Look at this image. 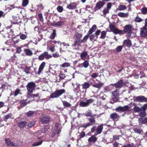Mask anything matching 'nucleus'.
<instances>
[{
    "instance_id": "f257e3e1",
    "label": "nucleus",
    "mask_w": 147,
    "mask_h": 147,
    "mask_svg": "<svg viewBox=\"0 0 147 147\" xmlns=\"http://www.w3.org/2000/svg\"><path fill=\"white\" fill-rule=\"evenodd\" d=\"M133 26L130 24L125 25L123 28V30H120L119 31L120 35H123L127 33V36H131L132 33V30L134 29Z\"/></svg>"
},
{
    "instance_id": "f03ea898",
    "label": "nucleus",
    "mask_w": 147,
    "mask_h": 147,
    "mask_svg": "<svg viewBox=\"0 0 147 147\" xmlns=\"http://www.w3.org/2000/svg\"><path fill=\"white\" fill-rule=\"evenodd\" d=\"M36 87V85L33 82H30L28 83L26 87L28 91L27 95V97L28 98H29L31 96V94L33 93Z\"/></svg>"
},
{
    "instance_id": "7ed1b4c3",
    "label": "nucleus",
    "mask_w": 147,
    "mask_h": 147,
    "mask_svg": "<svg viewBox=\"0 0 147 147\" xmlns=\"http://www.w3.org/2000/svg\"><path fill=\"white\" fill-rule=\"evenodd\" d=\"M65 92V90L63 89L56 90L55 92L51 94L50 98H57Z\"/></svg>"
},
{
    "instance_id": "20e7f679",
    "label": "nucleus",
    "mask_w": 147,
    "mask_h": 147,
    "mask_svg": "<svg viewBox=\"0 0 147 147\" xmlns=\"http://www.w3.org/2000/svg\"><path fill=\"white\" fill-rule=\"evenodd\" d=\"M95 119L96 118L94 116L88 118V120L89 122L87 123L86 124H84L83 125H81L80 127L86 129L87 127L93 125H95L96 123Z\"/></svg>"
},
{
    "instance_id": "39448f33",
    "label": "nucleus",
    "mask_w": 147,
    "mask_h": 147,
    "mask_svg": "<svg viewBox=\"0 0 147 147\" xmlns=\"http://www.w3.org/2000/svg\"><path fill=\"white\" fill-rule=\"evenodd\" d=\"M119 91L118 89H117L113 91L112 93L113 95L112 97L110 103L113 104L117 102L119 100Z\"/></svg>"
},
{
    "instance_id": "423d86ee",
    "label": "nucleus",
    "mask_w": 147,
    "mask_h": 147,
    "mask_svg": "<svg viewBox=\"0 0 147 147\" xmlns=\"http://www.w3.org/2000/svg\"><path fill=\"white\" fill-rule=\"evenodd\" d=\"M51 118L48 115L42 116L39 118V121L42 124H46L48 123L51 121Z\"/></svg>"
},
{
    "instance_id": "0eeeda50",
    "label": "nucleus",
    "mask_w": 147,
    "mask_h": 147,
    "mask_svg": "<svg viewBox=\"0 0 147 147\" xmlns=\"http://www.w3.org/2000/svg\"><path fill=\"white\" fill-rule=\"evenodd\" d=\"M52 56L48 54V52L45 51L39 56L38 59L40 60H42L45 59H49L51 58Z\"/></svg>"
},
{
    "instance_id": "6e6552de",
    "label": "nucleus",
    "mask_w": 147,
    "mask_h": 147,
    "mask_svg": "<svg viewBox=\"0 0 147 147\" xmlns=\"http://www.w3.org/2000/svg\"><path fill=\"white\" fill-rule=\"evenodd\" d=\"M115 110L117 112H124L127 111L129 112L130 111V109L128 106L126 105L123 107H119L115 109Z\"/></svg>"
},
{
    "instance_id": "1a4fd4ad",
    "label": "nucleus",
    "mask_w": 147,
    "mask_h": 147,
    "mask_svg": "<svg viewBox=\"0 0 147 147\" xmlns=\"http://www.w3.org/2000/svg\"><path fill=\"white\" fill-rule=\"evenodd\" d=\"M94 101V100L92 98L87 99L86 102L83 101H81L79 104L80 107H85L88 106L90 104L92 103Z\"/></svg>"
},
{
    "instance_id": "9d476101",
    "label": "nucleus",
    "mask_w": 147,
    "mask_h": 147,
    "mask_svg": "<svg viewBox=\"0 0 147 147\" xmlns=\"http://www.w3.org/2000/svg\"><path fill=\"white\" fill-rule=\"evenodd\" d=\"M133 99L135 101L139 102H147V98L143 96H134Z\"/></svg>"
},
{
    "instance_id": "9b49d317",
    "label": "nucleus",
    "mask_w": 147,
    "mask_h": 147,
    "mask_svg": "<svg viewBox=\"0 0 147 147\" xmlns=\"http://www.w3.org/2000/svg\"><path fill=\"white\" fill-rule=\"evenodd\" d=\"M109 28L111 31L115 34H119L120 30L116 28L115 26L112 24L109 25Z\"/></svg>"
},
{
    "instance_id": "f8f14e48",
    "label": "nucleus",
    "mask_w": 147,
    "mask_h": 147,
    "mask_svg": "<svg viewBox=\"0 0 147 147\" xmlns=\"http://www.w3.org/2000/svg\"><path fill=\"white\" fill-rule=\"evenodd\" d=\"M105 3L102 1H99L97 2L94 8V11H96L100 9L104 5Z\"/></svg>"
},
{
    "instance_id": "ddd939ff",
    "label": "nucleus",
    "mask_w": 147,
    "mask_h": 147,
    "mask_svg": "<svg viewBox=\"0 0 147 147\" xmlns=\"http://www.w3.org/2000/svg\"><path fill=\"white\" fill-rule=\"evenodd\" d=\"M120 117L116 113H113L110 114V118L114 121H117L119 120Z\"/></svg>"
},
{
    "instance_id": "4468645a",
    "label": "nucleus",
    "mask_w": 147,
    "mask_h": 147,
    "mask_svg": "<svg viewBox=\"0 0 147 147\" xmlns=\"http://www.w3.org/2000/svg\"><path fill=\"white\" fill-rule=\"evenodd\" d=\"M140 36L146 37L147 36V27L143 26L140 28Z\"/></svg>"
},
{
    "instance_id": "2eb2a0df",
    "label": "nucleus",
    "mask_w": 147,
    "mask_h": 147,
    "mask_svg": "<svg viewBox=\"0 0 147 147\" xmlns=\"http://www.w3.org/2000/svg\"><path fill=\"white\" fill-rule=\"evenodd\" d=\"M142 111L140 113V115L142 117H144L146 115V111L147 109V104L144 105L141 107Z\"/></svg>"
},
{
    "instance_id": "dca6fc26",
    "label": "nucleus",
    "mask_w": 147,
    "mask_h": 147,
    "mask_svg": "<svg viewBox=\"0 0 147 147\" xmlns=\"http://www.w3.org/2000/svg\"><path fill=\"white\" fill-rule=\"evenodd\" d=\"M124 83L123 80H119L116 83V88L120 89L123 87Z\"/></svg>"
},
{
    "instance_id": "f3484780",
    "label": "nucleus",
    "mask_w": 147,
    "mask_h": 147,
    "mask_svg": "<svg viewBox=\"0 0 147 147\" xmlns=\"http://www.w3.org/2000/svg\"><path fill=\"white\" fill-rule=\"evenodd\" d=\"M96 135L95 134L91 136L88 139V142L90 143H94L96 142L97 141L98 138L96 137Z\"/></svg>"
},
{
    "instance_id": "a211bd4d",
    "label": "nucleus",
    "mask_w": 147,
    "mask_h": 147,
    "mask_svg": "<svg viewBox=\"0 0 147 147\" xmlns=\"http://www.w3.org/2000/svg\"><path fill=\"white\" fill-rule=\"evenodd\" d=\"M78 4L77 2H73L71 3L67 7V8L69 9H74L77 8V6Z\"/></svg>"
},
{
    "instance_id": "6ab92c4d",
    "label": "nucleus",
    "mask_w": 147,
    "mask_h": 147,
    "mask_svg": "<svg viewBox=\"0 0 147 147\" xmlns=\"http://www.w3.org/2000/svg\"><path fill=\"white\" fill-rule=\"evenodd\" d=\"M65 22V21L60 20L56 23H53L51 24V25L54 26L60 27L63 25L64 24Z\"/></svg>"
},
{
    "instance_id": "aec40b11",
    "label": "nucleus",
    "mask_w": 147,
    "mask_h": 147,
    "mask_svg": "<svg viewBox=\"0 0 147 147\" xmlns=\"http://www.w3.org/2000/svg\"><path fill=\"white\" fill-rule=\"evenodd\" d=\"M27 124V122L26 121H24L18 122L17 125L20 128H23L26 126Z\"/></svg>"
},
{
    "instance_id": "412c9836",
    "label": "nucleus",
    "mask_w": 147,
    "mask_h": 147,
    "mask_svg": "<svg viewBox=\"0 0 147 147\" xmlns=\"http://www.w3.org/2000/svg\"><path fill=\"white\" fill-rule=\"evenodd\" d=\"M36 113L35 111H30L26 113L25 115L27 117H32L34 115H36Z\"/></svg>"
},
{
    "instance_id": "4be33fe9",
    "label": "nucleus",
    "mask_w": 147,
    "mask_h": 147,
    "mask_svg": "<svg viewBox=\"0 0 147 147\" xmlns=\"http://www.w3.org/2000/svg\"><path fill=\"white\" fill-rule=\"evenodd\" d=\"M123 45L128 47H130L132 46L131 41L129 39L124 40L123 41Z\"/></svg>"
},
{
    "instance_id": "5701e85b",
    "label": "nucleus",
    "mask_w": 147,
    "mask_h": 147,
    "mask_svg": "<svg viewBox=\"0 0 147 147\" xmlns=\"http://www.w3.org/2000/svg\"><path fill=\"white\" fill-rule=\"evenodd\" d=\"M46 63L45 62H43L39 66L38 71L37 72V74L38 75H40V73L41 72V71L43 70L45 66V65Z\"/></svg>"
},
{
    "instance_id": "b1692460",
    "label": "nucleus",
    "mask_w": 147,
    "mask_h": 147,
    "mask_svg": "<svg viewBox=\"0 0 147 147\" xmlns=\"http://www.w3.org/2000/svg\"><path fill=\"white\" fill-rule=\"evenodd\" d=\"M103 124H102L98 126L96 130L97 134H100L102 131L103 129Z\"/></svg>"
},
{
    "instance_id": "393cba45",
    "label": "nucleus",
    "mask_w": 147,
    "mask_h": 147,
    "mask_svg": "<svg viewBox=\"0 0 147 147\" xmlns=\"http://www.w3.org/2000/svg\"><path fill=\"white\" fill-rule=\"evenodd\" d=\"M81 43L82 42L81 41V40L75 39V41L74 43L71 46L73 47H75L77 46H78L80 45Z\"/></svg>"
},
{
    "instance_id": "a878e982",
    "label": "nucleus",
    "mask_w": 147,
    "mask_h": 147,
    "mask_svg": "<svg viewBox=\"0 0 147 147\" xmlns=\"http://www.w3.org/2000/svg\"><path fill=\"white\" fill-rule=\"evenodd\" d=\"M24 51L25 53V54L27 56H31L32 55V52L29 49H24Z\"/></svg>"
},
{
    "instance_id": "bb28decb",
    "label": "nucleus",
    "mask_w": 147,
    "mask_h": 147,
    "mask_svg": "<svg viewBox=\"0 0 147 147\" xmlns=\"http://www.w3.org/2000/svg\"><path fill=\"white\" fill-rule=\"evenodd\" d=\"M88 55V52L87 51L83 52L80 55V57L83 60H85L86 57Z\"/></svg>"
},
{
    "instance_id": "cd10ccee",
    "label": "nucleus",
    "mask_w": 147,
    "mask_h": 147,
    "mask_svg": "<svg viewBox=\"0 0 147 147\" xmlns=\"http://www.w3.org/2000/svg\"><path fill=\"white\" fill-rule=\"evenodd\" d=\"M103 85V83L102 82H100L98 84L95 83L93 84L92 85V86L93 87L100 89Z\"/></svg>"
},
{
    "instance_id": "c85d7f7f",
    "label": "nucleus",
    "mask_w": 147,
    "mask_h": 147,
    "mask_svg": "<svg viewBox=\"0 0 147 147\" xmlns=\"http://www.w3.org/2000/svg\"><path fill=\"white\" fill-rule=\"evenodd\" d=\"M97 26L96 25H94L88 32L90 34H91L96 29Z\"/></svg>"
},
{
    "instance_id": "c756f323",
    "label": "nucleus",
    "mask_w": 147,
    "mask_h": 147,
    "mask_svg": "<svg viewBox=\"0 0 147 147\" xmlns=\"http://www.w3.org/2000/svg\"><path fill=\"white\" fill-rule=\"evenodd\" d=\"M133 109L134 112L135 113H141L142 111L141 107L140 108L139 107L136 106V104L134 105Z\"/></svg>"
},
{
    "instance_id": "7c9ffc66",
    "label": "nucleus",
    "mask_w": 147,
    "mask_h": 147,
    "mask_svg": "<svg viewBox=\"0 0 147 147\" xmlns=\"http://www.w3.org/2000/svg\"><path fill=\"white\" fill-rule=\"evenodd\" d=\"M12 116V114L11 113L4 115L3 117V120L5 122H7L8 119L11 118Z\"/></svg>"
},
{
    "instance_id": "2f4dec72",
    "label": "nucleus",
    "mask_w": 147,
    "mask_h": 147,
    "mask_svg": "<svg viewBox=\"0 0 147 147\" xmlns=\"http://www.w3.org/2000/svg\"><path fill=\"white\" fill-rule=\"evenodd\" d=\"M82 85L83 89H87L89 88L90 84L88 82H85L83 84H82Z\"/></svg>"
},
{
    "instance_id": "473e14b6",
    "label": "nucleus",
    "mask_w": 147,
    "mask_h": 147,
    "mask_svg": "<svg viewBox=\"0 0 147 147\" xmlns=\"http://www.w3.org/2000/svg\"><path fill=\"white\" fill-rule=\"evenodd\" d=\"M126 7L124 5H120L116 9V11H122L126 9Z\"/></svg>"
},
{
    "instance_id": "72a5a7b5",
    "label": "nucleus",
    "mask_w": 147,
    "mask_h": 147,
    "mask_svg": "<svg viewBox=\"0 0 147 147\" xmlns=\"http://www.w3.org/2000/svg\"><path fill=\"white\" fill-rule=\"evenodd\" d=\"M117 15L121 18H127L128 16V14L127 13L120 12L118 13Z\"/></svg>"
},
{
    "instance_id": "f704fd0d",
    "label": "nucleus",
    "mask_w": 147,
    "mask_h": 147,
    "mask_svg": "<svg viewBox=\"0 0 147 147\" xmlns=\"http://www.w3.org/2000/svg\"><path fill=\"white\" fill-rule=\"evenodd\" d=\"M74 36L76 38L75 39L77 40H80V38L82 37V34H81L77 32L75 33Z\"/></svg>"
},
{
    "instance_id": "c9c22d12",
    "label": "nucleus",
    "mask_w": 147,
    "mask_h": 147,
    "mask_svg": "<svg viewBox=\"0 0 147 147\" xmlns=\"http://www.w3.org/2000/svg\"><path fill=\"white\" fill-rule=\"evenodd\" d=\"M135 133H137V134H140L142 132H143L142 129L140 128H139L138 127H135L133 129Z\"/></svg>"
},
{
    "instance_id": "e433bc0d",
    "label": "nucleus",
    "mask_w": 147,
    "mask_h": 147,
    "mask_svg": "<svg viewBox=\"0 0 147 147\" xmlns=\"http://www.w3.org/2000/svg\"><path fill=\"white\" fill-rule=\"evenodd\" d=\"M56 30H53V32L50 35V38L52 40L54 39L56 36Z\"/></svg>"
},
{
    "instance_id": "4c0bfd02",
    "label": "nucleus",
    "mask_w": 147,
    "mask_h": 147,
    "mask_svg": "<svg viewBox=\"0 0 147 147\" xmlns=\"http://www.w3.org/2000/svg\"><path fill=\"white\" fill-rule=\"evenodd\" d=\"M2 32L1 34L4 37H8L9 38L10 37L9 35H8L7 31L3 30L2 31Z\"/></svg>"
},
{
    "instance_id": "58836bf2",
    "label": "nucleus",
    "mask_w": 147,
    "mask_h": 147,
    "mask_svg": "<svg viewBox=\"0 0 147 147\" xmlns=\"http://www.w3.org/2000/svg\"><path fill=\"white\" fill-rule=\"evenodd\" d=\"M123 46L122 45H120L117 46L115 50V51H116L117 53H119L121 51Z\"/></svg>"
},
{
    "instance_id": "ea45409f",
    "label": "nucleus",
    "mask_w": 147,
    "mask_h": 147,
    "mask_svg": "<svg viewBox=\"0 0 147 147\" xmlns=\"http://www.w3.org/2000/svg\"><path fill=\"white\" fill-rule=\"evenodd\" d=\"M30 67H28V66H25L24 68H23L22 67L21 68V69H24V71L26 74H29V71L30 70Z\"/></svg>"
},
{
    "instance_id": "a19ab883",
    "label": "nucleus",
    "mask_w": 147,
    "mask_h": 147,
    "mask_svg": "<svg viewBox=\"0 0 147 147\" xmlns=\"http://www.w3.org/2000/svg\"><path fill=\"white\" fill-rule=\"evenodd\" d=\"M62 102L63 105L65 107H69L71 106V104L66 101H62Z\"/></svg>"
},
{
    "instance_id": "79ce46f5",
    "label": "nucleus",
    "mask_w": 147,
    "mask_h": 147,
    "mask_svg": "<svg viewBox=\"0 0 147 147\" xmlns=\"http://www.w3.org/2000/svg\"><path fill=\"white\" fill-rule=\"evenodd\" d=\"M21 94V90L18 88L13 93L14 96H16L19 94Z\"/></svg>"
},
{
    "instance_id": "37998d69",
    "label": "nucleus",
    "mask_w": 147,
    "mask_h": 147,
    "mask_svg": "<svg viewBox=\"0 0 147 147\" xmlns=\"http://www.w3.org/2000/svg\"><path fill=\"white\" fill-rule=\"evenodd\" d=\"M90 34L88 33L83 38L82 40H81V41L82 42H86Z\"/></svg>"
},
{
    "instance_id": "c03bdc74",
    "label": "nucleus",
    "mask_w": 147,
    "mask_h": 147,
    "mask_svg": "<svg viewBox=\"0 0 147 147\" xmlns=\"http://www.w3.org/2000/svg\"><path fill=\"white\" fill-rule=\"evenodd\" d=\"M142 13L143 15L147 14V7H143L141 9Z\"/></svg>"
},
{
    "instance_id": "a18cd8bd",
    "label": "nucleus",
    "mask_w": 147,
    "mask_h": 147,
    "mask_svg": "<svg viewBox=\"0 0 147 147\" xmlns=\"http://www.w3.org/2000/svg\"><path fill=\"white\" fill-rule=\"evenodd\" d=\"M107 35L106 32L105 31H103L101 32V35L100 37L101 39H104Z\"/></svg>"
},
{
    "instance_id": "49530a36",
    "label": "nucleus",
    "mask_w": 147,
    "mask_h": 147,
    "mask_svg": "<svg viewBox=\"0 0 147 147\" xmlns=\"http://www.w3.org/2000/svg\"><path fill=\"white\" fill-rule=\"evenodd\" d=\"M85 115L86 117H90L96 116L95 114L92 115L91 111L85 113Z\"/></svg>"
},
{
    "instance_id": "de8ad7c7",
    "label": "nucleus",
    "mask_w": 147,
    "mask_h": 147,
    "mask_svg": "<svg viewBox=\"0 0 147 147\" xmlns=\"http://www.w3.org/2000/svg\"><path fill=\"white\" fill-rule=\"evenodd\" d=\"M35 122L34 121H32L28 123L27 126L31 128L33 127L35 124Z\"/></svg>"
},
{
    "instance_id": "09e8293b",
    "label": "nucleus",
    "mask_w": 147,
    "mask_h": 147,
    "mask_svg": "<svg viewBox=\"0 0 147 147\" xmlns=\"http://www.w3.org/2000/svg\"><path fill=\"white\" fill-rule=\"evenodd\" d=\"M134 21L140 23L143 21V20L138 16H137L135 18Z\"/></svg>"
},
{
    "instance_id": "8fccbe9b",
    "label": "nucleus",
    "mask_w": 147,
    "mask_h": 147,
    "mask_svg": "<svg viewBox=\"0 0 147 147\" xmlns=\"http://www.w3.org/2000/svg\"><path fill=\"white\" fill-rule=\"evenodd\" d=\"M28 0H23L22 2V6L24 7L26 6L29 3Z\"/></svg>"
},
{
    "instance_id": "3c124183",
    "label": "nucleus",
    "mask_w": 147,
    "mask_h": 147,
    "mask_svg": "<svg viewBox=\"0 0 147 147\" xmlns=\"http://www.w3.org/2000/svg\"><path fill=\"white\" fill-rule=\"evenodd\" d=\"M82 63L83 67L85 68H87L89 65V62L88 61H85Z\"/></svg>"
},
{
    "instance_id": "603ef678",
    "label": "nucleus",
    "mask_w": 147,
    "mask_h": 147,
    "mask_svg": "<svg viewBox=\"0 0 147 147\" xmlns=\"http://www.w3.org/2000/svg\"><path fill=\"white\" fill-rule=\"evenodd\" d=\"M17 58V57L15 55H13V56H11L9 59V60L11 62H13L16 60Z\"/></svg>"
},
{
    "instance_id": "864d4df0",
    "label": "nucleus",
    "mask_w": 147,
    "mask_h": 147,
    "mask_svg": "<svg viewBox=\"0 0 147 147\" xmlns=\"http://www.w3.org/2000/svg\"><path fill=\"white\" fill-rule=\"evenodd\" d=\"M121 135H114L113 136V140L114 141L118 140L119 139V137H121Z\"/></svg>"
},
{
    "instance_id": "5fc2aeb1",
    "label": "nucleus",
    "mask_w": 147,
    "mask_h": 147,
    "mask_svg": "<svg viewBox=\"0 0 147 147\" xmlns=\"http://www.w3.org/2000/svg\"><path fill=\"white\" fill-rule=\"evenodd\" d=\"M61 67L65 68V67H67L70 66V64L68 62H65L62 65H60Z\"/></svg>"
},
{
    "instance_id": "6e6d98bb",
    "label": "nucleus",
    "mask_w": 147,
    "mask_h": 147,
    "mask_svg": "<svg viewBox=\"0 0 147 147\" xmlns=\"http://www.w3.org/2000/svg\"><path fill=\"white\" fill-rule=\"evenodd\" d=\"M43 142L42 140L36 142L32 144V146H37L40 145Z\"/></svg>"
},
{
    "instance_id": "4d7b16f0",
    "label": "nucleus",
    "mask_w": 147,
    "mask_h": 147,
    "mask_svg": "<svg viewBox=\"0 0 147 147\" xmlns=\"http://www.w3.org/2000/svg\"><path fill=\"white\" fill-rule=\"evenodd\" d=\"M7 146L10 145L11 141L9 138H6L5 140Z\"/></svg>"
},
{
    "instance_id": "13d9d810",
    "label": "nucleus",
    "mask_w": 147,
    "mask_h": 147,
    "mask_svg": "<svg viewBox=\"0 0 147 147\" xmlns=\"http://www.w3.org/2000/svg\"><path fill=\"white\" fill-rule=\"evenodd\" d=\"M85 135V133L84 131H82L79 135V138L80 139L84 137Z\"/></svg>"
},
{
    "instance_id": "bf43d9fd",
    "label": "nucleus",
    "mask_w": 147,
    "mask_h": 147,
    "mask_svg": "<svg viewBox=\"0 0 147 147\" xmlns=\"http://www.w3.org/2000/svg\"><path fill=\"white\" fill-rule=\"evenodd\" d=\"M38 18L39 19V20L42 22H44V20L42 17V13L39 14L38 15Z\"/></svg>"
},
{
    "instance_id": "052dcab7",
    "label": "nucleus",
    "mask_w": 147,
    "mask_h": 147,
    "mask_svg": "<svg viewBox=\"0 0 147 147\" xmlns=\"http://www.w3.org/2000/svg\"><path fill=\"white\" fill-rule=\"evenodd\" d=\"M57 9V11L60 13L62 12L63 10V7L62 6H58Z\"/></svg>"
},
{
    "instance_id": "680f3d73",
    "label": "nucleus",
    "mask_w": 147,
    "mask_h": 147,
    "mask_svg": "<svg viewBox=\"0 0 147 147\" xmlns=\"http://www.w3.org/2000/svg\"><path fill=\"white\" fill-rule=\"evenodd\" d=\"M52 57H53L54 58H57L60 56L59 53L57 52H56L55 53L53 54V55Z\"/></svg>"
},
{
    "instance_id": "e2e57ef3",
    "label": "nucleus",
    "mask_w": 147,
    "mask_h": 147,
    "mask_svg": "<svg viewBox=\"0 0 147 147\" xmlns=\"http://www.w3.org/2000/svg\"><path fill=\"white\" fill-rule=\"evenodd\" d=\"M16 53L20 54L22 51V49L20 47H17L16 48Z\"/></svg>"
},
{
    "instance_id": "0e129e2a",
    "label": "nucleus",
    "mask_w": 147,
    "mask_h": 147,
    "mask_svg": "<svg viewBox=\"0 0 147 147\" xmlns=\"http://www.w3.org/2000/svg\"><path fill=\"white\" fill-rule=\"evenodd\" d=\"M98 76V74L97 73H94L91 75V77L93 78H97Z\"/></svg>"
},
{
    "instance_id": "69168bd1",
    "label": "nucleus",
    "mask_w": 147,
    "mask_h": 147,
    "mask_svg": "<svg viewBox=\"0 0 147 147\" xmlns=\"http://www.w3.org/2000/svg\"><path fill=\"white\" fill-rule=\"evenodd\" d=\"M109 12V9H104L103 10V13L105 15H106Z\"/></svg>"
},
{
    "instance_id": "338daca9",
    "label": "nucleus",
    "mask_w": 147,
    "mask_h": 147,
    "mask_svg": "<svg viewBox=\"0 0 147 147\" xmlns=\"http://www.w3.org/2000/svg\"><path fill=\"white\" fill-rule=\"evenodd\" d=\"M27 38V36L25 34H23L20 36V38L22 40L25 39Z\"/></svg>"
},
{
    "instance_id": "774afa93",
    "label": "nucleus",
    "mask_w": 147,
    "mask_h": 147,
    "mask_svg": "<svg viewBox=\"0 0 147 147\" xmlns=\"http://www.w3.org/2000/svg\"><path fill=\"white\" fill-rule=\"evenodd\" d=\"M141 123L142 124L147 123V118H145L144 119H142L141 121Z\"/></svg>"
}]
</instances>
